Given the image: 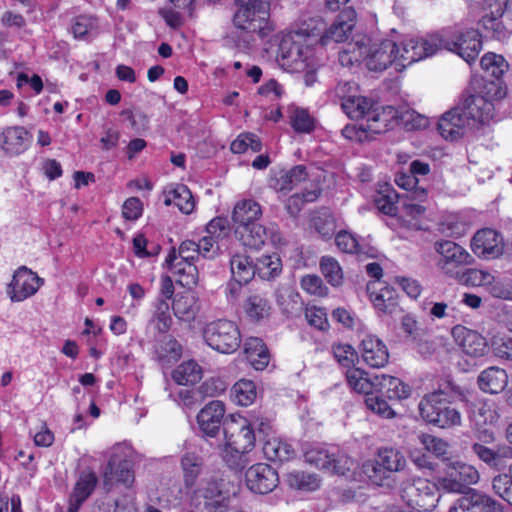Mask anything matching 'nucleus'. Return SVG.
I'll use <instances>...</instances> for the list:
<instances>
[{"label":"nucleus","mask_w":512,"mask_h":512,"mask_svg":"<svg viewBox=\"0 0 512 512\" xmlns=\"http://www.w3.org/2000/svg\"><path fill=\"white\" fill-rule=\"evenodd\" d=\"M440 49H446L458 54L467 63H472L478 57L482 43L480 34L475 29L457 32L453 38H439Z\"/></svg>","instance_id":"nucleus-10"},{"label":"nucleus","mask_w":512,"mask_h":512,"mask_svg":"<svg viewBox=\"0 0 512 512\" xmlns=\"http://www.w3.org/2000/svg\"><path fill=\"white\" fill-rule=\"evenodd\" d=\"M308 179L304 165H297L288 171H280L270 181V186L277 192L287 193Z\"/></svg>","instance_id":"nucleus-25"},{"label":"nucleus","mask_w":512,"mask_h":512,"mask_svg":"<svg viewBox=\"0 0 512 512\" xmlns=\"http://www.w3.org/2000/svg\"><path fill=\"white\" fill-rule=\"evenodd\" d=\"M375 392L385 396L388 399L402 400L410 396V387L404 384L400 379L386 375H376Z\"/></svg>","instance_id":"nucleus-28"},{"label":"nucleus","mask_w":512,"mask_h":512,"mask_svg":"<svg viewBox=\"0 0 512 512\" xmlns=\"http://www.w3.org/2000/svg\"><path fill=\"white\" fill-rule=\"evenodd\" d=\"M247 487L254 493L272 492L279 483L278 473L268 464L258 463L251 466L245 474Z\"/></svg>","instance_id":"nucleus-19"},{"label":"nucleus","mask_w":512,"mask_h":512,"mask_svg":"<svg viewBox=\"0 0 512 512\" xmlns=\"http://www.w3.org/2000/svg\"><path fill=\"white\" fill-rule=\"evenodd\" d=\"M355 19L356 12L352 7L343 9L337 16L335 22L324 34H322V28L317 27V30L320 31L318 42H320L321 45H328L330 42L339 43L346 41L355 26ZM310 24L312 27L314 25H322V22L312 20Z\"/></svg>","instance_id":"nucleus-14"},{"label":"nucleus","mask_w":512,"mask_h":512,"mask_svg":"<svg viewBox=\"0 0 512 512\" xmlns=\"http://www.w3.org/2000/svg\"><path fill=\"white\" fill-rule=\"evenodd\" d=\"M372 288L373 285H371L370 299L379 312L390 316H397L402 312L397 295L392 288L385 286L380 288L378 292L373 291Z\"/></svg>","instance_id":"nucleus-31"},{"label":"nucleus","mask_w":512,"mask_h":512,"mask_svg":"<svg viewBox=\"0 0 512 512\" xmlns=\"http://www.w3.org/2000/svg\"><path fill=\"white\" fill-rule=\"evenodd\" d=\"M420 443L424 448L443 461H451L450 445L442 438L430 434H422L419 436Z\"/></svg>","instance_id":"nucleus-44"},{"label":"nucleus","mask_w":512,"mask_h":512,"mask_svg":"<svg viewBox=\"0 0 512 512\" xmlns=\"http://www.w3.org/2000/svg\"><path fill=\"white\" fill-rule=\"evenodd\" d=\"M197 243L185 240L179 246L178 253L172 249L166 258L170 271L179 276L178 282L182 286L191 287L198 283V269L195 261L200 258Z\"/></svg>","instance_id":"nucleus-4"},{"label":"nucleus","mask_w":512,"mask_h":512,"mask_svg":"<svg viewBox=\"0 0 512 512\" xmlns=\"http://www.w3.org/2000/svg\"><path fill=\"white\" fill-rule=\"evenodd\" d=\"M492 489L496 495L512 505V480L506 474H498L492 480Z\"/></svg>","instance_id":"nucleus-61"},{"label":"nucleus","mask_w":512,"mask_h":512,"mask_svg":"<svg viewBox=\"0 0 512 512\" xmlns=\"http://www.w3.org/2000/svg\"><path fill=\"white\" fill-rule=\"evenodd\" d=\"M376 105L371 99L356 95L341 103V107L348 117L352 119L367 118Z\"/></svg>","instance_id":"nucleus-38"},{"label":"nucleus","mask_w":512,"mask_h":512,"mask_svg":"<svg viewBox=\"0 0 512 512\" xmlns=\"http://www.w3.org/2000/svg\"><path fill=\"white\" fill-rule=\"evenodd\" d=\"M446 474L438 478L439 489L448 493H460L463 496L480 479L478 470L461 461H449L446 464Z\"/></svg>","instance_id":"nucleus-8"},{"label":"nucleus","mask_w":512,"mask_h":512,"mask_svg":"<svg viewBox=\"0 0 512 512\" xmlns=\"http://www.w3.org/2000/svg\"><path fill=\"white\" fill-rule=\"evenodd\" d=\"M158 358L164 363L176 362L182 354V347L176 339L165 337L156 349Z\"/></svg>","instance_id":"nucleus-53"},{"label":"nucleus","mask_w":512,"mask_h":512,"mask_svg":"<svg viewBox=\"0 0 512 512\" xmlns=\"http://www.w3.org/2000/svg\"><path fill=\"white\" fill-rule=\"evenodd\" d=\"M304 457L307 463L338 475H345L355 465L352 458L333 446L312 447L305 452Z\"/></svg>","instance_id":"nucleus-6"},{"label":"nucleus","mask_w":512,"mask_h":512,"mask_svg":"<svg viewBox=\"0 0 512 512\" xmlns=\"http://www.w3.org/2000/svg\"><path fill=\"white\" fill-rule=\"evenodd\" d=\"M262 216L259 203L252 199H243L236 203L232 219L237 226H247L255 223Z\"/></svg>","instance_id":"nucleus-33"},{"label":"nucleus","mask_w":512,"mask_h":512,"mask_svg":"<svg viewBox=\"0 0 512 512\" xmlns=\"http://www.w3.org/2000/svg\"><path fill=\"white\" fill-rule=\"evenodd\" d=\"M286 481L291 488L314 490L318 487V479L312 474L302 471H292L287 474Z\"/></svg>","instance_id":"nucleus-55"},{"label":"nucleus","mask_w":512,"mask_h":512,"mask_svg":"<svg viewBox=\"0 0 512 512\" xmlns=\"http://www.w3.org/2000/svg\"><path fill=\"white\" fill-rule=\"evenodd\" d=\"M487 290L493 297L512 300V283L510 280H500L493 276V280L487 284Z\"/></svg>","instance_id":"nucleus-64"},{"label":"nucleus","mask_w":512,"mask_h":512,"mask_svg":"<svg viewBox=\"0 0 512 512\" xmlns=\"http://www.w3.org/2000/svg\"><path fill=\"white\" fill-rule=\"evenodd\" d=\"M230 149L236 154L245 153L248 150L256 153L262 149V144L257 135L253 133H243L231 143Z\"/></svg>","instance_id":"nucleus-54"},{"label":"nucleus","mask_w":512,"mask_h":512,"mask_svg":"<svg viewBox=\"0 0 512 512\" xmlns=\"http://www.w3.org/2000/svg\"><path fill=\"white\" fill-rule=\"evenodd\" d=\"M301 287L308 294L315 296H326L328 288L324 285L322 279L315 274H308L302 277Z\"/></svg>","instance_id":"nucleus-62"},{"label":"nucleus","mask_w":512,"mask_h":512,"mask_svg":"<svg viewBox=\"0 0 512 512\" xmlns=\"http://www.w3.org/2000/svg\"><path fill=\"white\" fill-rule=\"evenodd\" d=\"M232 396L241 406H248L256 398V386L250 380L242 379L232 387Z\"/></svg>","instance_id":"nucleus-49"},{"label":"nucleus","mask_w":512,"mask_h":512,"mask_svg":"<svg viewBox=\"0 0 512 512\" xmlns=\"http://www.w3.org/2000/svg\"><path fill=\"white\" fill-rule=\"evenodd\" d=\"M362 358L372 368L384 367L389 360L386 345L377 337L368 335L361 341Z\"/></svg>","instance_id":"nucleus-23"},{"label":"nucleus","mask_w":512,"mask_h":512,"mask_svg":"<svg viewBox=\"0 0 512 512\" xmlns=\"http://www.w3.org/2000/svg\"><path fill=\"white\" fill-rule=\"evenodd\" d=\"M230 269L234 280L247 284L255 276L254 262L249 256L236 254L230 260Z\"/></svg>","instance_id":"nucleus-39"},{"label":"nucleus","mask_w":512,"mask_h":512,"mask_svg":"<svg viewBox=\"0 0 512 512\" xmlns=\"http://www.w3.org/2000/svg\"><path fill=\"white\" fill-rule=\"evenodd\" d=\"M378 466L383 467L388 474L399 472L406 466L404 455L393 448H384L378 453Z\"/></svg>","instance_id":"nucleus-40"},{"label":"nucleus","mask_w":512,"mask_h":512,"mask_svg":"<svg viewBox=\"0 0 512 512\" xmlns=\"http://www.w3.org/2000/svg\"><path fill=\"white\" fill-rule=\"evenodd\" d=\"M398 53L399 47L394 41L384 40L370 48L366 55V66L371 71L381 72L395 64L396 70H401L398 66Z\"/></svg>","instance_id":"nucleus-18"},{"label":"nucleus","mask_w":512,"mask_h":512,"mask_svg":"<svg viewBox=\"0 0 512 512\" xmlns=\"http://www.w3.org/2000/svg\"><path fill=\"white\" fill-rule=\"evenodd\" d=\"M184 482L187 487H192L196 483L202 468V460L195 454H186L181 461Z\"/></svg>","instance_id":"nucleus-50"},{"label":"nucleus","mask_w":512,"mask_h":512,"mask_svg":"<svg viewBox=\"0 0 512 512\" xmlns=\"http://www.w3.org/2000/svg\"><path fill=\"white\" fill-rule=\"evenodd\" d=\"M30 135L23 127H8L0 135L2 149L11 155H18L28 148Z\"/></svg>","instance_id":"nucleus-27"},{"label":"nucleus","mask_w":512,"mask_h":512,"mask_svg":"<svg viewBox=\"0 0 512 512\" xmlns=\"http://www.w3.org/2000/svg\"><path fill=\"white\" fill-rule=\"evenodd\" d=\"M508 384V375L502 368L492 366L478 376L479 388L490 394L502 392Z\"/></svg>","instance_id":"nucleus-29"},{"label":"nucleus","mask_w":512,"mask_h":512,"mask_svg":"<svg viewBox=\"0 0 512 512\" xmlns=\"http://www.w3.org/2000/svg\"><path fill=\"white\" fill-rule=\"evenodd\" d=\"M448 392L438 389L424 396L419 405L421 417L429 424L447 429L462 424L461 413L451 407V401L444 397Z\"/></svg>","instance_id":"nucleus-3"},{"label":"nucleus","mask_w":512,"mask_h":512,"mask_svg":"<svg viewBox=\"0 0 512 512\" xmlns=\"http://www.w3.org/2000/svg\"><path fill=\"white\" fill-rule=\"evenodd\" d=\"M275 298L283 314L288 317L300 315L303 302L299 293L289 288H280L276 291Z\"/></svg>","instance_id":"nucleus-35"},{"label":"nucleus","mask_w":512,"mask_h":512,"mask_svg":"<svg viewBox=\"0 0 512 512\" xmlns=\"http://www.w3.org/2000/svg\"><path fill=\"white\" fill-rule=\"evenodd\" d=\"M502 505L486 493L469 489L457 498L449 507L448 512H501Z\"/></svg>","instance_id":"nucleus-16"},{"label":"nucleus","mask_w":512,"mask_h":512,"mask_svg":"<svg viewBox=\"0 0 512 512\" xmlns=\"http://www.w3.org/2000/svg\"><path fill=\"white\" fill-rule=\"evenodd\" d=\"M172 309L179 320L190 322L199 311L198 298L192 292L178 293L173 299Z\"/></svg>","instance_id":"nucleus-32"},{"label":"nucleus","mask_w":512,"mask_h":512,"mask_svg":"<svg viewBox=\"0 0 512 512\" xmlns=\"http://www.w3.org/2000/svg\"><path fill=\"white\" fill-rule=\"evenodd\" d=\"M481 67L490 76L499 79L509 68L508 62L502 55L486 53L480 61Z\"/></svg>","instance_id":"nucleus-48"},{"label":"nucleus","mask_w":512,"mask_h":512,"mask_svg":"<svg viewBox=\"0 0 512 512\" xmlns=\"http://www.w3.org/2000/svg\"><path fill=\"white\" fill-rule=\"evenodd\" d=\"M199 497L204 499V507L208 512H212L225 505L226 497L216 482H208L205 487L200 489Z\"/></svg>","instance_id":"nucleus-46"},{"label":"nucleus","mask_w":512,"mask_h":512,"mask_svg":"<svg viewBox=\"0 0 512 512\" xmlns=\"http://www.w3.org/2000/svg\"><path fill=\"white\" fill-rule=\"evenodd\" d=\"M320 31L317 26L302 27L296 31L285 34L279 44L278 55L287 60V64L295 66L296 69L308 68L306 61L312 56V46L318 43Z\"/></svg>","instance_id":"nucleus-2"},{"label":"nucleus","mask_w":512,"mask_h":512,"mask_svg":"<svg viewBox=\"0 0 512 512\" xmlns=\"http://www.w3.org/2000/svg\"><path fill=\"white\" fill-rule=\"evenodd\" d=\"M438 39L437 37L430 39L411 38L403 41L399 48L398 66L403 69L412 63L435 54L440 49Z\"/></svg>","instance_id":"nucleus-15"},{"label":"nucleus","mask_w":512,"mask_h":512,"mask_svg":"<svg viewBox=\"0 0 512 512\" xmlns=\"http://www.w3.org/2000/svg\"><path fill=\"white\" fill-rule=\"evenodd\" d=\"M124 447L117 444L113 447V453L104 472V485L111 488L113 481L130 487L134 482L132 461L128 459Z\"/></svg>","instance_id":"nucleus-11"},{"label":"nucleus","mask_w":512,"mask_h":512,"mask_svg":"<svg viewBox=\"0 0 512 512\" xmlns=\"http://www.w3.org/2000/svg\"><path fill=\"white\" fill-rule=\"evenodd\" d=\"M318 196L319 191L317 190H310L301 194H294L288 198L286 209L290 215L296 216L306 202H313L318 198Z\"/></svg>","instance_id":"nucleus-60"},{"label":"nucleus","mask_w":512,"mask_h":512,"mask_svg":"<svg viewBox=\"0 0 512 512\" xmlns=\"http://www.w3.org/2000/svg\"><path fill=\"white\" fill-rule=\"evenodd\" d=\"M263 453L270 461H288L294 456V450L290 444L279 439L269 438L263 445Z\"/></svg>","instance_id":"nucleus-37"},{"label":"nucleus","mask_w":512,"mask_h":512,"mask_svg":"<svg viewBox=\"0 0 512 512\" xmlns=\"http://www.w3.org/2000/svg\"><path fill=\"white\" fill-rule=\"evenodd\" d=\"M203 338L207 345L220 353H233L241 344L238 326L226 319L207 323L203 328Z\"/></svg>","instance_id":"nucleus-5"},{"label":"nucleus","mask_w":512,"mask_h":512,"mask_svg":"<svg viewBox=\"0 0 512 512\" xmlns=\"http://www.w3.org/2000/svg\"><path fill=\"white\" fill-rule=\"evenodd\" d=\"M454 279L468 286H486L493 280V275L479 269H462Z\"/></svg>","instance_id":"nucleus-51"},{"label":"nucleus","mask_w":512,"mask_h":512,"mask_svg":"<svg viewBox=\"0 0 512 512\" xmlns=\"http://www.w3.org/2000/svg\"><path fill=\"white\" fill-rule=\"evenodd\" d=\"M235 5L236 11L233 16V23L236 28L248 33H256L261 38L267 36L274 29L269 21V6Z\"/></svg>","instance_id":"nucleus-7"},{"label":"nucleus","mask_w":512,"mask_h":512,"mask_svg":"<svg viewBox=\"0 0 512 512\" xmlns=\"http://www.w3.org/2000/svg\"><path fill=\"white\" fill-rule=\"evenodd\" d=\"M235 234L244 246L252 249L261 248L268 240L272 244H278L282 239L277 225L273 223L268 226L256 222L247 226H237Z\"/></svg>","instance_id":"nucleus-13"},{"label":"nucleus","mask_w":512,"mask_h":512,"mask_svg":"<svg viewBox=\"0 0 512 512\" xmlns=\"http://www.w3.org/2000/svg\"><path fill=\"white\" fill-rule=\"evenodd\" d=\"M243 308L247 317L255 322L269 317L272 310L266 294L259 292L250 294L246 298Z\"/></svg>","instance_id":"nucleus-34"},{"label":"nucleus","mask_w":512,"mask_h":512,"mask_svg":"<svg viewBox=\"0 0 512 512\" xmlns=\"http://www.w3.org/2000/svg\"><path fill=\"white\" fill-rule=\"evenodd\" d=\"M313 225L317 232L324 238H330L335 232V222L332 215L328 212H322L313 218Z\"/></svg>","instance_id":"nucleus-63"},{"label":"nucleus","mask_w":512,"mask_h":512,"mask_svg":"<svg viewBox=\"0 0 512 512\" xmlns=\"http://www.w3.org/2000/svg\"><path fill=\"white\" fill-rule=\"evenodd\" d=\"M44 280L25 266L20 267L8 285L7 293L13 302H21L34 295Z\"/></svg>","instance_id":"nucleus-17"},{"label":"nucleus","mask_w":512,"mask_h":512,"mask_svg":"<svg viewBox=\"0 0 512 512\" xmlns=\"http://www.w3.org/2000/svg\"><path fill=\"white\" fill-rule=\"evenodd\" d=\"M98 482L94 472H82L69 500L68 512H78L80 506L92 494Z\"/></svg>","instance_id":"nucleus-24"},{"label":"nucleus","mask_w":512,"mask_h":512,"mask_svg":"<svg viewBox=\"0 0 512 512\" xmlns=\"http://www.w3.org/2000/svg\"><path fill=\"white\" fill-rule=\"evenodd\" d=\"M366 54V48L359 46L358 43H349L347 47L339 52V62L344 67L353 66L360 62Z\"/></svg>","instance_id":"nucleus-57"},{"label":"nucleus","mask_w":512,"mask_h":512,"mask_svg":"<svg viewBox=\"0 0 512 512\" xmlns=\"http://www.w3.org/2000/svg\"><path fill=\"white\" fill-rule=\"evenodd\" d=\"M255 274L261 279L269 280L277 276L281 271V260L276 255H262L254 262Z\"/></svg>","instance_id":"nucleus-42"},{"label":"nucleus","mask_w":512,"mask_h":512,"mask_svg":"<svg viewBox=\"0 0 512 512\" xmlns=\"http://www.w3.org/2000/svg\"><path fill=\"white\" fill-rule=\"evenodd\" d=\"M346 379L349 386L357 393L373 394L376 389V375L368 377V374L359 368L348 369Z\"/></svg>","instance_id":"nucleus-36"},{"label":"nucleus","mask_w":512,"mask_h":512,"mask_svg":"<svg viewBox=\"0 0 512 512\" xmlns=\"http://www.w3.org/2000/svg\"><path fill=\"white\" fill-rule=\"evenodd\" d=\"M491 348L498 358L512 361V337L506 334H497L491 338Z\"/></svg>","instance_id":"nucleus-56"},{"label":"nucleus","mask_w":512,"mask_h":512,"mask_svg":"<svg viewBox=\"0 0 512 512\" xmlns=\"http://www.w3.org/2000/svg\"><path fill=\"white\" fill-rule=\"evenodd\" d=\"M433 247L439 255L436 264L438 269L450 278L454 279L462 269L473 262V257L467 250L453 241H436Z\"/></svg>","instance_id":"nucleus-9"},{"label":"nucleus","mask_w":512,"mask_h":512,"mask_svg":"<svg viewBox=\"0 0 512 512\" xmlns=\"http://www.w3.org/2000/svg\"><path fill=\"white\" fill-rule=\"evenodd\" d=\"M416 489L419 491L416 504L426 511L433 510L440 499V495L437 493L439 487L431 485L427 481H419Z\"/></svg>","instance_id":"nucleus-47"},{"label":"nucleus","mask_w":512,"mask_h":512,"mask_svg":"<svg viewBox=\"0 0 512 512\" xmlns=\"http://www.w3.org/2000/svg\"><path fill=\"white\" fill-rule=\"evenodd\" d=\"M471 449L473 453L485 464L497 470L506 466V460L512 459V448L510 446L499 447L493 450L481 443L475 442Z\"/></svg>","instance_id":"nucleus-26"},{"label":"nucleus","mask_w":512,"mask_h":512,"mask_svg":"<svg viewBox=\"0 0 512 512\" xmlns=\"http://www.w3.org/2000/svg\"><path fill=\"white\" fill-rule=\"evenodd\" d=\"M159 333H167L173 323L170 314V304L166 300H157L155 310L150 320Z\"/></svg>","instance_id":"nucleus-45"},{"label":"nucleus","mask_w":512,"mask_h":512,"mask_svg":"<svg viewBox=\"0 0 512 512\" xmlns=\"http://www.w3.org/2000/svg\"><path fill=\"white\" fill-rule=\"evenodd\" d=\"M383 396L370 394L365 398V404L369 410L383 418H393L395 411L389 406V404L382 398Z\"/></svg>","instance_id":"nucleus-59"},{"label":"nucleus","mask_w":512,"mask_h":512,"mask_svg":"<svg viewBox=\"0 0 512 512\" xmlns=\"http://www.w3.org/2000/svg\"><path fill=\"white\" fill-rule=\"evenodd\" d=\"M224 435L226 443L234 449L251 451L255 445V433L248 420L241 416L231 415L225 420Z\"/></svg>","instance_id":"nucleus-12"},{"label":"nucleus","mask_w":512,"mask_h":512,"mask_svg":"<svg viewBox=\"0 0 512 512\" xmlns=\"http://www.w3.org/2000/svg\"><path fill=\"white\" fill-rule=\"evenodd\" d=\"M505 96L504 89L498 82L485 84L483 94L471 95L462 107H455L444 113L438 122L440 135L450 141L460 139L469 128L489 124L495 116L493 101Z\"/></svg>","instance_id":"nucleus-1"},{"label":"nucleus","mask_w":512,"mask_h":512,"mask_svg":"<svg viewBox=\"0 0 512 512\" xmlns=\"http://www.w3.org/2000/svg\"><path fill=\"white\" fill-rule=\"evenodd\" d=\"M320 270L325 279L332 286H339L343 281V272L338 261L330 256H323L320 260Z\"/></svg>","instance_id":"nucleus-52"},{"label":"nucleus","mask_w":512,"mask_h":512,"mask_svg":"<svg viewBox=\"0 0 512 512\" xmlns=\"http://www.w3.org/2000/svg\"><path fill=\"white\" fill-rule=\"evenodd\" d=\"M471 247L479 257L496 258L503 252V239L492 229H482L474 235Z\"/></svg>","instance_id":"nucleus-22"},{"label":"nucleus","mask_w":512,"mask_h":512,"mask_svg":"<svg viewBox=\"0 0 512 512\" xmlns=\"http://www.w3.org/2000/svg\"><path fill=\"white\" fill-rule=\"evenodd\" d=\"M451 333L457 345L466 355L478 358L488 352L486 338L477 331L462 325H456L452 328Z\"/></svg>","instance_id":"nucleus-20"},{"label":"nucleus","mask_w":512,"mask_h":512,"mask_svg":"<svg viewBox=\"0 0 512 512\" xmlns=\"http://www.w3.org/2000/svg\"><path fill=\"white\" fill-rule=\"evenodd\" d=\"M398 117V111L393 106L379 107L378 104L371 110L366 118L367 128L370 134H380L385 132L391 122Z\"/></svg>","instance_id":"nucleus-30"},{"label":"nucleus","mask_w":512,"mask_h":512,"mask_svg":"<svg viewBox=\"0 0 512 512\" xmlns=\"http://www.w3.org/2000/svg\"><path fill=\"white\" fill-rule=\"evenodd\" d=\"M248 452L249 451L234 449L226 443L223 451V459L231 469L242 470L249 462L247 457Z\"/></svg>","instance_id":"nucleus-58"},{"label":"nucleus","mask_w":512,"mask_h":512,"mask_svg":"<svg viewBox=\"0 0 512 512\" xmlns=\"http://www.w3.org/2000/svg\"><path fill=\"white\" fill-rule=\"evenodd\" d=\"M172 377L180 385L195 384L202 378V369L195 361L189 360L179 365Z\"/></svg>","instance_id":"nucleus-41"},{"label":"nucleus","mask_w":512,"mask_h":512,"mask_svg":"<svg viewBox=\"0 0 512 512\" xmlns=\"http://www.w3.org/2000/svg\"><path fill=\"white\" fill-rule=\"evenodd\" d=\"M224 415L225 406L223 402L218 400L209 402L197 415L199 429L207 437H216L221 425H224Z\"/></svg>","instance_id":"nucleus-21"},{"label":"nucleus","mask_w":512,"mask_h":512,"mask_svg":"<svg viewBox=\"0 0 512 512\" xmlns=\"http://www.w3.org/2000/svg\"><path fill=\"white\" fill-rule=\"evenodd\" d=\"M165 204H174L185 214L191 213L195 207L193 196L185 185H177L165 199Z\"/></svg>","instance_id":"nucleus-43"}]
</instances>
